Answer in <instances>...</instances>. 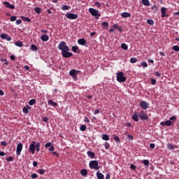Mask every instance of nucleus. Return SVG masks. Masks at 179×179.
I'll return each instance as SVG.
<instances>
[{
  "mask_svg": "<svg viewBox=\"0 0 179 179\" xmlns=\"http://www.w3.org/2000/svg\"><path fill=\"white\" fill-rule=\"evenodd\" d=\"M58 49L62 51L61 55L63 58H71L73 55V53L69 52V46L66 45V42L64 41L59 43Z\"/></svg>",
  "mask_w": 179,
  "mask_h": 179,
  "instance_id": "obj_1",
  "label": "nucleus"
},
{
  "mask_svg": "<svg viewBox=\"0 0 179 179\" xmlns=\"http://www.w3.org/2000/svg\"><path fill=\"white\" fill-rule=\"evenodd\" d=\"M89 166H90V169H91V170L97 171L100 169V166H99V162L97 160L90 161Z\"/></svg>",
  "mask_w": 179,
  "mask_h": 179,
  "instance_id": "obj_2",
  "label": "nucleus"
},
{
  "mask_svg": "<svg viewBox=\"0 0 179 179\" xmlns=\"http://www.w3.org/2000/svg\"><path fill=\"white\" fill-rule=\"evenodd\" d=\"M117 80L119 83H122L127 80V77L124 76V72H119L116 75Z\"/></svg>",
  "mask_w": 179,
  "mask_h": 179,
  "instance_id": "obj_3",
  "label": "nucleus"
},
{
  "mask_svg": "<svg viewBox=\"0 0 179 179\" xmlns=\"http://www.w3.org/2000/svg\"><path fill=\"white\" fill-rule=\"evenodd\" d=\"M89 12L90 15H92V16H97L98 17H100V16H101V15L99 13V10L93 8H90Z\"/></svg>",
  "mask_w": 179,
  "mask_h": 179,
  "instance_id": "obj_4",
  "label": "nucleus"
},
{
  "mask_svg": "<svg viewBox=\"0 0 179 179\" xmlns=\"http://www.w3.org/2000/svg\"><path fill=\"white\" fill-rule=\"evenodd\" d=\"M138 117H140L142 121H148V120H149V117H148V114L145 113V110H141V113H138Z\"/></svg>",
  "mask_w": 179,
  "mask_h": 179,
  "instance_id": "obj_5",
  "label": "nucleus"
},
{
  "mask_svg": "<svg viewBox=\"0 0 179 179\" xmlns=\"http://www.w3.org/2000/svg\"><path fill=\"white\" fill-rule=\"evenodd\" d=\"M66 17L67 19H71V20H73L75 19H78V17H79V15L68 13L66 14Z\"/></svg>",
  "mask_w": 179,
  "mask_h": 179,
  "instance_id": "obj_6",
  "label": "nucleus"
},
{
  "mask_svg": "<svg viewBox=\"0 0 179 179\" xmlns=\"http://www.w3.org/2000/svg\"><path fill=\"white\" fill-rule=\"evenodd\" d=\"M22 150H23V144H22V143H18L17 145V150H16L17 156H20Z\"/></svg>",
  "mask_w": 179,
  "mask_h": 179,
  "instance_id": "obj_7",
  "label": "nucleus"
},
{
  "mask_svg": "<svg viewBox=\"0 0 179 179\" xmlns=\"http://www.w3.org/2000/svg\"><path fill=\"white\" fill-rule=\"evenodd\" d=\"M70 76H72L73 80H78V75L76 74V69H71L69 71Z\"/></svg>",
  "mask_w": 179,
  "mask_h": 179,
  "instance_id": "obj_8",
  "label": "nucleus"
},
{
  "mask_svg": "<svg viewBox=\"0 0 179 179\" xmlns=\"http://www.w3.org/2000/svg\"><path fill=\"white\" fill-rule=\"evenodd\" d=\"M139 104L143 110H148L149 108V103L145 101H141Z\"/></svg>",
  "mask_w": 179,
  "mask_h": 179,
  "instance_id": "obj_9",
  "label": "nucleus"
},
{
  "mask_svg": "<svg viewBox=\"0 0 179 179\" xmlns=\"http://www.w3.org/2000/svg\"><path fill=\"white\" fill-rule=\"evenodd\" d=\"M29 150L31 153L34 155V152H36V141L31 142V144L29 145Z\"/></svg>",
  "mask_w": 179,
  "mask_h": 179,
  "instance_id": "obj_10",
  "label": "nucleus"
},
{
  "mask_svg": "<svg viewBox=\"0 0 179 179\" xmlns=\"http://www.w3.org/2000/svg\"><path fill=\"white\" fill-rule=\"evenodd\" d=\"M1 38L2 40H6L7 41H12V38L8 35V34H1L0 35Z\"/></svg>",
  "mask_w": 179,
  "mask_h": 179,
  "instance_id": "obj_11",
  "label": "nucleus"
},
{
  "mask_svg": "<svg viewBox=\"0 0 179 179\" xmlns=\"http://www.w3.org/2000/svg\"><path fill=\"white\" fill-rule=\"evenodd\" d=\"M166 12H167V8L162 7L161 8L162 17H169V14H166Z\"/></svg>",
  "mask_w": 179,
  "mask_h": 179,
  "instance_id": "obj_12",
  "label": "nucleus"
},
{
  "mask_svg": "<svg viewBox=\"0 0 179 179\" xmlns=\"http://www.w3.org/2000/svg\"><path fill=\"white\" fill-rule=\"evenodd\" d=\"M78 44H79L80 45H83L85 47L87 45V42L86 41V39L83 38L78 40Z\"/></svg>",
  "mask_w": 179,
  "mask_h": 179,
  "instance_id": "obj_13",
  "label": "nucleus"
},
{
  "mask_svg": "<svg viewBox=\"0 0 179 179\" xmlns=\"http://www.w3.org/2000/svg\"><path fill=\"white\" fill-rule=\"evenodd\" d=\"M3 5L6 6V8H8V9H15V6L10 4V3L8 1H4Z\"/></svg>",
  "mask_w": 179,
  "mask_h": 179,
  "instance_id": "obj_14",
  "label": "nucleus"
},
{
  "mask_svg": "<svg viewBox=\"0 0 179 179\" xmlns=\"http://www.w3.org/2000/svg\"><path fill=\"white\" fill-rule=\"evenodd\" d=\"M139 115L138 113V112H135L134 114L132 115V120L134 121H136V122H138L139 121Z\"/></svg>",
  "mask_w": 179,
  "mask_h": 179,
  "instance_id": "obj_15",
  "label": "nucleus"
},
{
  "mask_svg": "<svg viewBox=\"0 0 179 179\" xmlns=\"http://www.w3.org/2000/svg\"><path fill=\"white\" fill-rule=\"evenodd\" d=\"M71 50L73 52H78V54L80 53V50H79V47L76 45L72 46Z\"/></svg>",
  "mask_w": 179,
  "mask_h": 179,
  "instance_id": "obj_16",
  "label": "nucleus"
},
{
  "mask_svg": "<svg viewBox=\"0 0 179 179\" xmlns=\"http://www.w3.org/2000/svg\"><path fill=\"white\" fill-rule=\"evenodd\" d=\"M48 106H51L52 107H57L58 106V103H57V102H54L51 100H48Z\"/></svg>",
  "mask_w": 179,
  "mask_h": 179,
  "instance_id": "obj_17",
  "label": "nucleus"
},
{
  "mask_svg": "<svg viewBox=\"0 0 179 179\" xmlns=\"http://www.w3.org/2000/svg\"><path fill=\"white\" fill-rule=\"evenodd\" d=\"M87 155L90 159H94V156H96V153L92 152V151H87Z\"/></svg>",
  "mask_w": 179,
  "mask_h": 179,
  "instance_id": "obj_18",
  "label": "nucleus"
},
{
  "mask_svg": "<svg viewBox=\"0 0 179 179\" xmlns=\"http://www.w3.org/2000/svg\"><path fill=\"white\" fill-rule=\"evenodd\" d=\"M113 29H115V30H119V31L122 32V28L118 25V24H114L113 26Z\"/></svg>",
  "mask_w": 179,
  "mask_h": 179,
  "instance_id": "obj_19",
  "label": "nucleus"
},
{
  "mask_svg": "<svg viewBox=\"0 0 179 179\" xmlns=\"http://www.w3.org/2000/svg\"><path fill=\"white\" fill-rule=\"evenodd\" d=\"M122 17H131V13L127 12H124L121 13Z\"/></svg>",
  "mask_w": 179,
  "mask_h": 179,
  "instance_id": "obj_20",
  "label": "nucleus"
},
{
  "mask_svg": "<svg viewBox=\"0 0 179 179\" xmlns=\"http://www.w3.org/2000/svg\"><path fill=\"white\" fill-rule=\"evenodd\" d=\"M96 175L98 179H104V175L100 173V171L96 172Z\"/></svg>",
  "mask_w": 179,
  "mask_h": 179,
  "instance_id": "obj_21",
  "label": "nucleus"
},
{
  "mask_svg": "<svg viewBox=\"0 0 179 179\" xmlns=\"http://www.w3.org/2000/svg\"><path fill=\"white\" fill-rule=\"evenodd\" d=\"M29 50H31V51H38V48L34 44H32L30 45Z\"/></svg>",
  "mask_w": 179,
  "mask_h": 179,
  "instance_id": "obj_22",
  "label": "nucleus"
},
{
  "mask_svg": "<svg viewBox=\"0 0 179 179\" xmlns=\"http://www.w3.org/2000/svg\"><path fill=\"white\" fill-rule=\"evenodd\" d=\"M166 148L169 150H174V145L171 143L166 144Z\"/></svg>",
  "mask_w": 179,
  "mask_h": 179,
  "instance_id": "obj_23",
  "label": "nucleus"
},
{
  "mask_svg": "<svg viewBox=\"0 0 179 179\" xmlns=\"http://www.w3.org/2000/svg\"><path fill=\"white\" fill-rule=\"evenodd\" d=\"M142 3L145 6H150V1L149 0H142Z\"/></svg>",
  "mask_w": 179,
  "mask_h": 179,
  "instance_id": "obj_24",
  "label": "nucleus"
},
{
  "mask_svg": "<svg viewBox=\"0 0 179 179\" xmlns=\"http://www.w3.org/2000/svg\"><path fill=\"white\" fill-rule=\"evenodd\" d=\"M113 139H114L115 142H118L119 143H121V140L120 139V137L114 134Z\"/></svg>",
  "mask_w": 179,
  "mask_h": 179,
  "instance_id": "obj_25",
  "label": "nucleus"
},
{
  "mask_svg": "<svg viewBox=\"0 0 179 179\" xmlns=\"http://www.w3.org/2000/svg\"><path fill=\"white\" fill-rule=\"evenodd\" d=\"M22 20H23L24 22H27L28 23H30V22H31V20H29V17H24V16H21L20 17Z\"/></svg>",
  "mask_w": 179,
  "mask_h": 179,
  "instance_id": "obj_26",
  "label": "nucleus"
},
{
  "mask_svg": "<svg viewBox=\"0 0 179 179\" xmlns=\"http://www.w3.org/2000/svg\"><path fill=\"white\" fill-rule=\"evenodd\" d=\"M102 139L103 141H110V137L107 134H103Z\"/></svg>",
  "mask_w": 179,
  "mask_h": 179,
  "instance_id": "obj_27",
  "label": "nucleus"
},
{
  "mask_svg": "<svg viewBox=\"0 0 179 179\" xmlns=\"http://www.w3.org/2000/svg\"><path fill=\"white\" fill-rule=\"evenodd\" d=\"M81 176H85L87 174V169H82L80 171Z\"/></svg>",
  "mask_w": 179,
  "mask_h": 179,
  "instance_id": "obj_28",
  "label": "nucleus"
},
{
  "mask_svg": "<svg viewBox=\"0 0 179 179\" xmlns=\"http://www.w3.org/2000/svg\"><path fill=\"white\" fill-rule=\"evenodd\" d=\"M15 45L17 47H23V42H22V41H17V42L15 43Z\"/></svg>",
  "mask_w": 179,
  "mask_h": 179,
  "instance_id": "obj_29",
  "label": "nucleus"
},
{
  "mask_svg": "<svg viewBox=\"0 0 179 179\" xmlns=\"http://www.w3.org/2000/svg\"><path fill=\"white\" fill-rule=\"evenodd\" d=\"M142 163H143L144 166H147L149 167V160L148 159H143L141 161Z\"/></svg>",
  "mask_w": 179,
  "mask_h": 179,
  "instance_id": "obj_30",
  "label": "nucleus"
},
{
  "mask_svg": "<svg viewBox=\"0 0 179 179\" xmlns=\"http://www.w3.org/2000/svg\"><path fill=\"white\" fill-rule=\"evenodd\" d=\"M130 62L131 64H136V62H138V59H136V57H131L130 59Z\"/></svg>",
  "mask_w": 179,
  "mask_h": 179,
  "instance_id": "obj_31",
  "label": "nucleus"
},
{
  "mask_svg": "<svg viewBox=\"0 0 179 179\" xmlns=\"http://www.w3.org/2000/svg\"><path fill=\"white\" fill-rule=\"evenodd\" d=\"M39 101L40 103H42V104H44V103H45V98L44 97V96H41Z\"/></svg>",
  "mask_w": 179,
  "mask_h": 179,
  "instance_id": "obj_32",
  "label": "nucleus"
},
{
  "mask_svg": "<svg viewBox=\"0 0 179 179\" xmlns=\"http://www.w3.org/2000/svg\"><path fill=\"white\" fill-rule=\"evenodd\" d=\"M101 25L103 27L104 29H108V22H103L101 23Z\"/></svg>",
  "mask_w": 179,
  "mask_h": 179,
  "instance_id": "obj_33",
  "label": "nucleus"
},
{
  "mask_svg": "<svg viewBox=\"0 0 179 179\" xmlns=\"http://www.w3.org/2000/svg\"><path fill=\"white\" fill-rule=\"evenodd\" d=\"M29 106H34L36 104V99H32L29 101Z\"/></svg>",
  "mask_w": 179,
  "mask_h": 179,
  "instance_id": "obj_34",
  "label": "nucleus"
},
{
  "mask_svg": "<svg viewBox=\"0 0 179 179\" xmlns=\"http://www.w3.org/2000/svg\"><path fill=\"white\" fill-rule=\"evenodd\" d=\"M0 61L1 62H3L4 65H8L9 64V62H8V59H6L0 58Z\"/></svg>",
  "mask_w": 179,
  "mask_h": 179,
  "instance_id": "obj_35",
  "label": "nucleus"
},
{
  "mask_svg": "<svg viewBox=\"0 0 179 179\" xmlns=\"http://www.w3.org/2000/svg\"><path fill=\"white\" fill-rule=\"evenodd\" d=\"M165 124L167 127H171V125H173V122L170 120H166L165 121Z\"/></svg>",
  "mask_w": 179,
  "mask_h": 179,
  "instance_id": "obj_36",
  "label": "nucleus"
},
{
  "mask_svg": "<svg viewBox=\"0 0 179 179\" xmlns=\"http://www.w3.org/2000/svg\"><path fill=\"white\" fill-rule=\"evenodd\" d=\"M147 23L150 24V26H153V24H155V21H153V20L149 19L147 20Z\"/></svg>",
  "mask_w": 179,
  "mask_h": 179,
  "instance_id": "obj_37",
  "label": "nucleus"
},
{
  "mask_svg": "<svg viewBox=\"0 0 179 179\" xmlns=\"http://www.w3.org/2000/svg\"><path fill=\"white\" fill-rule=\"evenodd\" d=\"M121 48H122V50H128V46L126 45V43H122L121 44Z\"/></svg>",
  "mask_w": 179,
  "mask_h": 179,
  "instance_id": "obj_38",
  "label": "nucleus"
},
{
  "mask_svg": "<svg viewBox=\"0 0 179 179\" xmlns=\"http://www.w3.org/2000/svg\"><path fill=\"white\" fill-rule=\"evenodd\" d=\"M103 146H105V149L106 150H108V149H110V143L105 142V143L103 144Z\"/></svg>",
  "mask_w": 179,
  "mask_h": 179,
  "instance_id": "obj_39",
  "label": "nucleus"
},
{
  "mask_svg": "<svg viewBox=\"0 0 179 179\" xmlns=\"http://www.w3.org/2000/svg\"><path fill=\"white\" fill-rule=\"evenodd\" d=\"M94 5L96 8H99V9H101V3H100V2L96 1Z\"/></svg>",
  "mask_w": 179,
  "mask_h": 179,
  "instance_id": "obj_40",
  "label": "nucleus"
},
{
  "mask_svg": "<svg viewBox=\"0 0 179 179\" xmlns=\"http://www.w3.org/2000/svg\"><path fill=\"white\" fill-rule=\"evenodd\" d=\"M17 19V17H16V15H13L10 17V22H15L16 21Z\"/></svg>",
  "mask_w": 179,
  "mask_h": 179,
  "instance_id": "obj_41",
  "label": "nucleus"
},
{
  "mask_svg": "<svg viewBox=\"0 0 179 179\" xmlns=\"http://www.w3.org/2000/svg\"><path fill=\"white\" fill-rule=\"evenodd\" d=\"M35 149H36V152H40V143H37L35 145Z\"/></svg>",
  "mask_w": 179,
  "mask_h": 179,
  "instance_id": "obj_42",
  "label": "nucleus"
},
{
  "mask_svg": "<svg viewBox=\"0 0 179 179\" xmlns=\"http://www.w3.org/2000/svg\"><path fill=\"white\" fill-rule=\"evenodd\" d=\"M173 50L174 51H176V52H178V51H179V46L178 45H173Z\"/></svg>",
  "mask_w": 179,
  "mask_h": 179,
  "instance_id": "obj_43",
  "label": "nucleus"
},
{
  "mask_svg": "<svg viewBox=\"0 0 179 179\" xmlns=\"http://www.w3.org/2000/svg\"><path fill=\"white\" fill-rule=\"evenodd\" d=\"M55 150V148L54 147V145H51V147H49V148L48 149V151L49 152H54Z\"/></svg>",
  "mask_w": 179,
  "mask_h": 179,
  "instance_id": "obj_44",
  "label": "nucleus"
},
{
  "mask_svg": "<svg viewBox=\"0 0 179 179\" xmlns=\"http://www.w3.org/2000/svg\"><path fill=\"white\" fill-rule=\"evenodd\" d=\"M86 125H81L80 127V131H86Z\"/></svg>",
  "mask_w": 179,
  "mask_h": 179,
  "instance_id": "obj_45",
  "label": "nucleus"
},
{
  "mask_svg": "<svg viewBox=\"0 0 179 179\" xmlns=\"http://www.w3.org/2000/svg\"><path fill=\"white\" fill-rule=\"evenodd\" d=\"M34 10L36 13H41V8L36 7L34 8Z\"/></svg>",
  "mask_w": 179,
  "mask_h": 179,
  "instance_id": "obj_46",
  "label": "nucleus"
},
{
  "mask_svg": "<svg viewBox=\"0 0 179 179\" xmlns=\"http://www.w3.org/2000/svg\"><path fill=\"white\" fill-rule=\"evenodd\" d=\"M22 111H23L24 114H27L29 113V109L27 107H24L22 108Z\"/></svg>",
  "mask_w": 179,
  "mask_h": 179,
  "instance_id": "obj_47",
  "label": "nucleus"
},
{
  "mask_svg": "<svg viewBox=\"0 0 179 179\" xmlns=\"http://www.w3.org/2000/svg\"><path fill=\"white\" fill-rule=\"evenodd\" d=\"M141 65L143 66V68H148V63H146V62H142Z\"/></svg>",
  "mask_w": 179,
  "mask_h": 179,
  "instance_id": "obj_48",
  "label": "nucleus"
},
{
  "mask_svg": "<svg viewBox=\"0 0 179 179\" xmlns=\"http://www.w3.org/2000/svg\"><path fill=\"white\" fill-rule=\"evenodd\" d=\"M154 75H155V76H157V78H162V73H159V72H157V71H156V72L154 73Z\"/></svg>",
  "mask_w": 179,
  "mask_h": 179,
  "instance_id": "obj_49",
  "label": "nucleus"
},
{
  "mask_svg": "<svg viewBox=\"0 0 179 179\" xmlns=\"http://www.w3.org/2000/svg\"><path fill=\"white\" fill-rule=\"evenodd\" d=\"M69 9V7L68 6H63L62 7V10H68Z\"/></svg>",
  "mask_w": 179,
  "mask_h": 179,
  "instance_id": "obj_50",
  "label": "nucleus"
},
{
  "mask_svg": "<svg viewBox=\"0 0 179 179\" xmlns=\"http://www.w3.org/2000/svg\"><path fill=\"white\" fill-rule=\"evenodd\" d=\"M38 177V175L37 173H33L31 175V178H37Z\"/></svg>",
  "mask_w": 179,
  "mask_h": 179,
  "instance_id": "obj_51",
  "label": "nucleus"
},
{
  "mask_svg": "<svg viewBox=\"0 0 179 179\" xmlns=\"http://www.w3.org/2000/svg\"><path fill=\"white\" fill-rule=\"evenodd\" d=\"M130 168L131 169V170H136V166H135V164H130Z\"/></svg>",
  "mask_w": 179,
  "mask_h": 179,
  "instance_id": "obj_52",
  "label": "nucleus"
},
{
  "mask_svg": "<svg viewBox=\"0 0 179 179\" xmlns=\"http://www.w3.org/2000/svg\"><path fill=\"white\" fill-rule=\"evenodd\" d=\"M151 85H155L156 84V79L155 78H150Z\"/></svg>",
  "mask_w": 179,
  "mask_h": 179,
  "instance_id": "obj_53",
  "label": "nucleus"
},
{
  "mask_svg": "<svg viewBox=\"0 0 179 179\" xmlns=\"http://www.w3.org/2000/svg\"><path fill=\"white\" fill-rule=\"evenodd\" d=\"M52 155L53 156H56L57 158L59 157V154H58L57 152H52Z\"/></svg>",
  "mask_w": 179,
  "mask_h": 179,
  "instance_id": "obj_54",
  "label": "nucleus"
},
{
  "mask_svg": "<svg viewBox=\"0 0 179 179\" xmlns=\"http://www.w3.org/2000/svg\"><path fill=\"white\" fill-rule=\"evenodd\" d=\"M39 174H44L45 173V170L44 169H39L38 170Z\"/></svg>",
  "mask_w": 179,
  "mask_h": 179,
  "instance_id": "obj_55",
  "label": "nucleus"
},
{
  "mask_svg": "<svg viewBox=\"0 0 179 179\" xmlns=\"http://www.w3.org/2000/svg\"><path fill=\"white\" fill-rule=\"evenodd\" d=\"M7 162H12L13 160V157H8L6 159Z\"/></svg>",
  "mask_w": 179,
  "mask_h": 179,
  "instance_id": "obj_56",
  "label": "nucleus"
},
{
  "mask_svg": "<svg viewBox=\"0 0 179 179\" xmlns=\"http://www.w3.org/2000/svg\"><path fill=\"white\" fill-rule=\"evenodd\" d=\"M52 143H48L45 144V148H51V146H53Z\"/></svg>",
  "mask_w": 179,
  "mask_h": 179,
  "instance_id": "obj_57",
  "label": "nucleus"
},
{
  "mask_svg": "<svg viewBox=\"0 0 179 179\" xmlns=\"http://www.w3.org/2000/svg\"><path fill=\"white\" fill-rule=\"evenodd\" d=\"M127 138L130 140V141H134V136L129 134L127 135Z\"/></svg>",
  "mask_w": 179,
  "mask_h": 179,
  "instance_id": "obj_58",
  "label": "nucleus"
},
{
  "mask_svg": "<svg viewBox=\"0 0 179 179\" xmlns=\"http://www.w3.org/2000/svg\"><path fill=\"white\" fill-rule=\"evenodd\" d=\"M84 122L89 123V122H90V120H89V118H87V117L85 116L84 117Z\"/></svg>",
  "mask_w": 179,
  "mask_h": 179,
  "instance_id": "obj_59",
  "label": "nucleus"
},
{
  "mask_svg": "<svg viewBox=\"0 0 179 179\" xmlns=\"http://www.w3.org/2000/svg\"><path fill=\"white\" fill-rule=\"evenodd\" d=\"M22 23V20H17L16 22H15V24H20Z\"/></svg>",
  "mask_w": 179,
  "mask_h": 179,
  "instance_id": "obj_60",
  "label": "nucleus"
},
{
  "mask_svg": "<svg viewBox=\"0 0 179 179\" xmlns=\"http://www.w3.org/2000/svg\"><path fill=\"white\" fill-rule=\"evenodd\" d=\"M155 147H156V145H155V143H150V148L151 149H155Z\"/></svg>",
  "mask_w": 179,
  "mask_h": 179,
  "instance_id": "obj_61",
  "label": "nucleus"
},
{
  "mask_svg": "<svg viewBox=\"0 0 179 179\" xmlns=\"http://www.w3.org/2000/svg\"><path fill=\"white\" fill-rule=\"evenodd\" d=\"M1 146H6V145H8V143H6V141H1Z\"/></svg>",
  "mask_w": 179,
  "mask_h": 179,
  "instance_id": "obj_62",
  "label": "nucleus"
},
{
  "mask_svg": "<svg viewBox=\"0 0 179 179\" xmlns=\"http://www.w3.org/2000/svg\"><path fill=\"white\" fill-rule=\"evenodd\" d=\"M41 38L42 41H45V34L42 35Z\"/></svg>",
  "mask_w": 179,
  "mask_h": 179,
  "instance_id": "obj_63",
  "label": "nucleus"
},
{
  "mask_svg": "<svg viewBox=\"0 0 179 179\" xmlns=\"http://www.w3.org/2000/svg\"><path fill=\"white\" fill-rule=\"evenodd\" d=\"M111 178V175L110 173H106V179Z\"/></svg>",
  "mask_w": 179,
  "mask_h": 179,
  "instance_id": "obj_64",
  "label": "nucleus"
}]
</instances>
